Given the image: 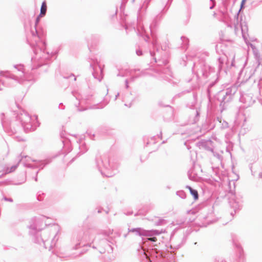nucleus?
Segmentation results:
<instances>
[{"label": "nucleus", "mask_w": 262, "mask_h": 262, "mask_svg": "<svg viewBox=\"0 0 262 262\" xmlns=\"http://www.w3.org/2000/svg\"><path fill=\"white\" fill-rule=\"evenodd\" d=\"M217 81V78H216L214 81L210 82L209 84V85L208 86V88H207V95H208V97H209L210 96V95L212 92V89L214 86V85L216 83Z\"/></svg>", "instance_id": "obj_28"}, {"label": "nucleus", "mask_w": 262, "mask_h": 262, "mask_svg": "<svg viewBox=\"0 0 262 262\" xmlns=\"http://www.w3.org/2000/svg\"><path fill=\"white\" fill-rule=\"evenodd\" d=\"M58 108H59V109L64 110V106H63V104L62 103H60L59 104Z\"/></svg>", "instance_id": "obj_52"}, {"label": "nucleus", "mask_w": 262, "mask_h": 262, "mask_svg": "<svg viewBox=\"0 0 262 262\" xmlns=\"http://www.w3.org/2000/svg\"><path fill=\"white\" fill-rule=\"evenodd\" d=\"M258 176L259 178H262V172L259 173Z\"/></svg>", "instance_id": "obj_64"}, {"label": "nucleus", "mask_w": 262, "mask_h": 262, "mask_svg": "<svg viewBox=\"0 0 262 262\" xmlns=\"http://www.w3.org/2000/svg\"><path fill=\"white\" fill-rule=\"evenodd\" d=\"M226 60V57H220L217 59V65L218 68V72H220L222 69H223L225 66V61Z\"/></svg>", "instance_id": "obj_24"}, {"label": "nucleus", "mask_w": 262, "mask_h": 262, "mask_svg": "<svg viewBox=\"0 0 262 262\" xmlns=\"http://www.w3.org/2000/svg\"><path fill=\"white\" fill-rule=\"evenodd\" d=\"M199 116H200V112H199V111L195 110V117H194V120L193 121V123H196L199 120Z\"/></svg>", "instance_id": "obj_38"}, {"label": "nucleus", "mask_w": 262, "mask_h": 262, "mask_svg": "<svg viewBox=\"0 0 262 262\" xmlns=\"http://www.w3.org/2000/svg\"><path fill=\"white\" fill-rule=\"evenodd\" d=\"M213 208V205L210 201L206 202L203 206L201 213L198 216L202 222V226H206L215 222Z\"/></svg>", "instance_id": "obj_6"}, {"label": "nucleus", "mask_w": 262, "mask_h": 262, "mask_svg": "<svg viewBox=\"0 0 262 262\" xmlns=\"http://www.w3.org/2000/svg\"><path fill=\"white\" fill-rule=\"evenodd\" d=\"M32 39L29 42L35 56L32 57V61H37V66L35 67L33 66L32 70L40 67L43 64H48V60H49L54 54L52 53L50 54L49 52H46V42L41 40L38 35L36 29L35 31H31Z\"/></svg>", "instance_id": "obj_1"}, {"label": "nucleus", "mask_w": 262, "mask_h": 262, "mask_svg": "<svg viewBox=\"0 0 262 262\" xmlns=\"http://www.w3.org/2000/svg\"><path fill=\"white\" fill-rule=\"evenodd\" d=\"M257 86L259 89L262 88V79H260L258 81V83L257 84Z\"/></svg>", "instance_id": "obj_46"}, {"label": "nucleus", "mask_w": 262, "mask_h": 262, "mask_svg": "<svg viewBox=\"0 0 262 262\" xmlns=\"http://www.w3.org/2000/svg\"><path fill=\"white\" fill-rule=\"evenodd\" d=\"M108 102H103L97 104L95 106L93 107V108H103L105 106Z\"/></svg>", "instance_id": "obj_35"}, {"label": "nucleus", "mask_w": 262, "mask_h": 262, "mask_svg": "<svg viewBox=\"0 0 262 262\" xmlns=\"http://www.w3.org/2000/svg\"><path fill=\"white\" fill-rule=\"evenodd\" d=\"M73 95L76 98V99L78 100V104H75V106L77 107H78L80 104L85 103V100H90L89 96H86L85 98H82L81 96L76 92H73Z\"/></svg>", "instance_id": "obj_21"}, {"label": "nucleus", "mask_w": 262, "mask_h": 262, "mask_svg": "<svg viewBox=\"0 0 262 262\" xmlns=\"http://www.w3.org/2000/svg\"><path fill=\"white\" fill-rule=\"evenodd\" d=\"M215 6V3L212 4V5L210 6V9H213Z\"/></svg>", "instance_id": "obj_55"}, {"label": "nucleus", "mask_w": 262, "mask_h": 262, "mask_svg": "<svg viewBox=\"0 0 262 262\" xmlns=\"http://www.w3.org/2000/svg\"><path fill=\"white\" fill-rule=\"evenodd\" d=\"M50 231L48 229H46L42 231H38L36 234L33 235L32 239L33 242L36 244L41 245L43 244V247L47 249L46 243L48 242L50 236Z\"/></svg>", "instance_id": "obj_10"}, {"label": "nucleus", "mask_w": 262, "mask_h": 262, "mask_svg": "<svg viewBox=\"0 0 262 262\" xmlns=\"http://www.w3.org/2000/svg\"><path fill=\"white\" fill-rule=\"evenodd\" d=\"M200 68V69L197 71L198 76L202 75L204 78H207L210 76H216L217 75V73H215L214 68L205 63H201Z\"/></svg>", "instance_id": "obj_14"}, {"label": "nucleus", "mask_w": 262, "mask_h": 262, "mask_svg": "<svg viewBox=\"0 0 262 262\" xmlns=\"http://www.w3.org/2000/svg\"><path fill=\"white\" fill-rule=\"evenodd\" d=\"M186 188L189 189L190 194L193 196L195 200L198 199L199 194L196 190L193 189L192 187L188 185L186 186Z\"/></svg>", "instance_id": "obj_27"}, {"label": "nucleus", "mask_w": 262, "mask_h": 262, "mask_svg": "<svg viewBox=\"0 0 262 262\" xmlns=\"http://www.w3.org/2000/svg\"><path fill=\"white\" fill-rule=\"evenodd\" d=\"M166 224V221L164 219H159L157 221L155 222V225L156 226L164 225Z\"/></svg>", "instance_id": "obj_33"}, {"label": "nucleus", "mask_w": 262, "mask_h": 262, "mask_svg": "<svg viewBox=\"0 0 262 262\" xmlns=\"http://www.w3.org/2000/svg\"><path fill=\"white\" fill-rule=\"evenodd\" d=\"M239 100L245 104L244 107H246L250 106L255 102V99L253 98L252 94H242L239 98Z\"/></svg>", "instance_id": "obj_17"}, {"label": "nucleus", "mask_w": 262, "mask_h": 262, "mask_svg": "<svg viewBox=\"0 0 262 262\" xmlns=\"http://www.w3.org/2000/svg\"><path fill=\"white\" fill-rule=\"evenodd\" d=\"M216 120L217 121L220 123H222V119L219 118V117H217L216 118Z\"/></svg>", "instance_id": "obj_59"}, {"label": "nucleus", "mask_w": 262, "mask_h": 262, "mask_svg": "<svg viewBox=\"0 0 262 262\" xmlns=\"http://www.w3.org/2000/svg\"><path fill=\"white\" fill-rule=\"evenodd\" d=\"M158 22L157 19L155 18L149 26L150 33L152 38L151 43L154 49V51H149L150 55L152 57L155 62H159V66H162V64L166 65L168 63L166 59L161 60L160 59H157V57L158 56V54L160 51L158 48V38L154 31L155 28H156Z\"/></svg>", "instance_id": "obj_4"}, {"label": "nucleus", "mask_w": 262, "mask_h": 262, "mask_svg": "<svg viewBox=\"0 0 262 262\" xmlns=\"http://www.w3.org/2000/svg\"><path fill=\"white\" fill-rule=\"evenodd\" d=\"M56 244V241H55V236H54L53 239H52L51 242V245L50 246V249L52 248L54 246H55ZM50 250V249H49Z\"/></svg>", "instance_id": "obj_42"}, {"label": "nucleus", "mask_w": 262, "mask_h": 262, "mask_svg": "<svg viewBox=\"0 0 262 262\" xmlns=\"http://www.w3.org/2000/svg\"><path fill=\"white\" fill-rule=\"evenodd\" d=\"M215 120H212L211 119H208L206 121V124H204L203 125V127L206 130L207 132L213 129L215 126V124L214 123Z\"/></svg>", "instance_id": "obj_22"}, {"label": "nucleus", "mask_w": 262, "mask_h": 262, "mask_svg": "<svg viewBox=\"0 0 262 262\" xmlns=\"http://www.w3.org/2000/svg\"><path fill=\"white\" fill-rule=\"evenodd\" d=\"M142 8L138 11V14L137 16L138 23L137 25V31L138 36H142L144 40L146 42H148L149 37L146 31L144 26L143 24L140 21L141 14L140 11H141Z\"/></svg>", "instance_id": "obj_15"}, {"label": "nucleus", "mask_w": 262, "mask_h": 262, "mask_svg": "<svg viewBox=\"0 0 262 262\" xmlns=\"http://www.w3.org/2000/svg\"><path fill=\"white\" fill-rule=\"evenodd\" d=\"M125 214L126 215H131V214H133V212H132V211H128V212H126V213H125Z\"/></svg>", "instance_id": "obj_58"}, {"label": "nucleus", "mask_w": 262, "mask_h": 262, "mask_svg": "<svg viewBox=\"0 0 262 262\" xmlns=\"http://www.w3.org/2000/svg\"><path fill=\"white\" fill-rule=\"evenodd\" d=\"M102 242L104 243H107L108 244V243H110V241L108 239H103Z\"/></svg>", "instance_id": "obj_56"}, {"label": "nucleus", "mask_w": 262, "mask_h": 262, "mask_svg": "<svg viewBox=\"0 0 262 262\" xmlns=\"http://www.w3.org/2000/svg\"><path fill=\"white\" fill-rule=\"evenodd\" d=\"M233 244L235 245L236 247H237L238 249L241 248V246L237 243H236L234 239H233Z\"/></svg>", "instance_id": "obj_53"}, {"label": "nucleus", "mask_w": 262, "mask_h": 262, "mask_svg": "<svg viewBox=\"0 0 262 262\" xmlns=\"http://www.w3.org/2000/svg\"><path fill=\"white\" fill-rule=\"evenodd\" d=\"M146 239L147 241H150L152 242H155L157 241V238L156 237L150 236V237H147Z\"/></svg>", "instance_id": "obj_44"}, {"label": "nucleus", "mask_w": 262, "mask_h": 262, "mask_svg": "<svg viewBox=\"0 0 262 262\" xmlns=\"http://www.w3.org/2000/svg\"><path fill=\"white\" fill-rule=\"evenodd\" d=\"M1 123L3 126V127L8 132L11 134H16L20 129V127H18L17 128H15L13 126L14 125V123H11L10 126H8L7 125V123L5 120L4 117L5 115L4 113H2L0 116Z\"/></svg>", "instance_id": "obj_16"}, {"label": "nucleus", "mask_w": 262, "mask_h": 262, "mask_svg": "<svg viewBox=\"0 0 262 262\" xmlns=\"http://www.w3.org/2000/svg\"><path fill=\"white\" fill-rule=\"evenodd\" d=\"M189 92H190V91H188V90L183 91V92L180 93L178 94L177 95H176L175 97H180L182 96L183 94L189 93Z\"/></svg>", "instance_id": "obj_41"}, {"label": "nucleus", "mask_w": 262, "mask_h": 262, "mask_svg": "<svg viewBox=\"0 0 262 262\" xmlns=\"http://www.w3.org/2000/svg\"><path fill=\"white\" fill-rule=\"evenodd\" d=\"M79 149L80 150L81 154H82L88 150V148L85 144L82 143L79 145Z\"/></svg>", "instance_id": "obj_34"}, {"label": "nucleus", "mask_w": 262, "mask_h": 262, "mask_svg": "<svg viewBox=\"0 0 262 262\" xmlns=\"http://www.w3.org/2000/svg\"><path fill=\"white\" fill-rule=\"evenodd\" d=\"M239 11H238V12L237 13V14H236V15L235 16V17H236V19H237V24H236L235 23H234V26H235V27L236 28V25H238V15H239Z\"/></svg>", "instance_id": "obj_48"}, {"label": "nucleus", "mask_w": 262, "mask_h": 262, "mask_svg": "<svg viewBox=\"0 0 262 262\" xmlns=\"http://www.w3.org/2000/svg\"><path fill=\"white\" fill-rule=\"evenodd\" d=\"M90 68L92 69V75L94 79L100 82L103 78L102 69L99 65L100 61L96 58H91Z\"/></svg>", "instance_id": "obj_11"}, {"label": "nucleus", "mask_w": 262, "mask_h": 262, "mask_svg": "<svg viewBox=\"0 0 262 262\" xmlns=\"http://www.w3.org/2000/svg\"><path fill=\"white\" fill-rule=\"evenodd\" d=\"M160 74H165V76L163 77V78L166 80H169V78H168V76H169L171 77V72L170 71V70L168 68H164L161 70L160 72Z\"/></svg>", "instance_id": "obj_26"}, {"label": "nucleus", "mask_w": 262, "mask_h": 262, "mask_svg": "<svg viewBox=\"0 0 262 262\" xmlns=\"http://www.w3.org/2000/svg\"><path fill=\"white\" fill-rule=\"evenodd\" d=\"M13 67L16 70V72H14L17 73V75L12 74L8 71L5 72L4 76L6 77V79L3 80L0 79V83H2L3 85L9 86L10 80L16 83H23L25 81L31 80V77L28 76V73L25 72L23 64H15Z\"/></svg>", "instance_id": "obj_3"}, {"label": "nucleus", "mask_w": 262, "mask_h": 262, "mask_svg": "<svg viewBox=\"0 0 262 262\" xmlns=\"http://www.w3.org/2000/svg\"><path fill=\"white\" fill-rule=\"evenodd\" d=\"M136 52L137 55L138 56H141L142 55V51L140 49H137Z\"/></svg>", "instance_id": "obj_45"}, {"label": "nucleus", "mask_w": 262, "mask_h": 262, "mask_svg": "<svg viewBox=\"0 0 262 262\" xmlns=\"http://www.w3.org/2000/svg\"><path fill=\"white\" fill-rule=\"evenodd\" d=\"M16 118V120L21 124V127L26 133L36 129L37 126L32 122L33 118L25 111H20Z\"/></svg>", "instance_id": "obj_7"}, {"label": "nucleus", "mask_w": 262, "mask_h": 262, "mask_svg": "<svg viewBox=\"0 0 262 262\" xmlns=\"http://www.w3.org/2000/svg\"><path fill=\"white\" fill-rule=\"evenodd\" d=\"M125 88H126V89H128V87H129V85H128V80H127V79H126V80H125Z\"/></svg>", "instance_id": "obj_54"}, {"label": "nucleus", "mask_w": 262, "mask_h": 262, "mask_svg": "<svg viewBox=\"0 0 262 262\" xmlns=\"http://www.w3.org/2000/svg\"><path fill=\"white\" fill-rule=\"evenodd\" d=\"M47 219L45 216L41 215L32 218L30 222L29 234L31 236L36 234L38 231H42V227L45 222V219Z\"/></svg>", "instance_id": "obj_9"}, {"label": "nucleus", "mask_w": 262, "mask_h": 262, "mask_svg": "<svg viewBox=\"0 0 262 262\" xmlns=\"http://www.w3.org/2000/svg\"><path fill=\"white\" fill-rule=\"evenodd\" d=\"M51 160L47 159L44 161H37V162H35V164H32L30 163H27L26 162H24V165L25 167L30 168H40V169H43V167L47 165V164H49L51 162Z\"/></svg>", "instance_id": "obj_19"}, {"label": "nucleus", "mask_w": 262, "mask_h": 262, "mask_svg": "<svg viewBox=\"0 0 262 262\" xmlns=\"http://www.w3.org/2000/svg\"><path fill=\"white\" fill-rule=\"evenodd\" d=\"M16 138L18 141H23V139L21 137H16Z\"/></svg>", "instance_id": "obj_60"}, {"label": "nucleus", "mask_w": 262, "mask_h": 262, "mask_svg": "<svg viewBox=\"0 0 262 262\" xmlns=\"http://www.w3.org/2000/svg\"><path fill=\"white\" fill-rule=\"evenodd\" d=\"M187 235L184 231L179 230L173 232L170 238V248L172 250H178L186 242Z\"/></svg>", "instance_id": "obj_8"}, {"label": "nucleus", "mask_w": 262, "mask_h": 262, "mask_svg": "<svg viewBox=\"0 0 262 262\" xmlns=\"http://www.w3.org/2000/svg\"><path fill=\"white\" fill-rule=\"evenodd\" d=\"M245 1H246V0H242V2H241V8H243V5H244V3H245Z\"/></svg>", "instance_id": "obj_57"}, {"label": "nucleus", "mask_w": 262, "mask_h": 262, "mask_svg": "<svg viewBox=\"0 0 262 262\" xmlns=\"http://www.w3.org/2000/svg\"><path fill=\"white\" fill-rule=\"evenodd\" d=\"M117 11H118L117 9L115 8V13H114V15H112L113 17L117 14Z\"/></svg>", "instance_id": "obj_61"}, {"label": "nucleus", "mask_w": 262, "mask_h": 262, "mask_svg": "<svg viewBox=\"0 0 262 262\" xmlns=\"http://www.w3.org/2000/svg\"><path fill=\"white\" fill-rule=\"evenodd\" d=\"M41 16H39V15L36 17V20H35V27H36L37 26V24L39 23V20H40V17Z\"/></svg>", "instance_id": "obj_49"}, {"label": "nucleus", "mask_w": 262, "mask_h": 262, "mask_svg": "<svg viewBox=\"0 0 262 262\" xmlns=\"http://www.w3.org/2000/svg\"><path fill=\"white\" fill-rule=\"evenodd\" d=\"M128 232L135 233L136 235L140 236H152L156 235H159L160 234L165 232V230H146L141 228H136L128 229Z\"/></svg>", "instance_id": "obj_13"}, {"label": "nucleus", "mask_w": 262, "mask_h": 262, "mask_svg": "<svg viewBox=\"0 0 262 262\" xmlns=\"http://www.w3.org/2000/svg\"><path fill=\"white\" fill-rule=\"evenodd\" d=\"M127 0H122V3H121V9L122 8V7L125 5V4L127 2ZM134 1H135V0H132V2H134Z\"/></svg>", "instance_id": "obj_47"}, {"label": "nucleus", "mask_w": 262, "mask_h": 262, "mask_svg": "<svg viewBox=\"0 0 262 262\" xmlns=\"http://www.w3.org/2000/svg\"><path fill=\"white\" fill-rule=\"evenodd\" d=\"M157 136L159 138L162 139V131H161L160 134L158 135Z\"/></svg>", "instance_id": "obj_62"}, {"label": "nucleus", "mask_w": 262, "mask_h": 262, "mask_svg": "<svg viewBox=\"0 0 262 262\" xmlns=\"http://www.w3.org/2000/svg\"><path fill=\"white\" fill-rule=\"evenodd\" d=\"M237 91V87L233 85L226 89L220 91L217 94V100L220 103L221 112L226 108L228 104L231 102Z\"/></svg>", "instance_id": "obj_5"}, {"label": "nucleus", "mask_w": 262, "mask_h": 262, "mask_svg": "<svg viewBox=\"0 0 262 262\" xmlns=\"http://www.w3.org/2000/svg\"><path fill=\"white\" fill-rule=\"evenodd\" d=\"M188 176L190 180L195 181L197 178V174L194 172V168H191L188 171Z\"/></svg>", "instance_id": "obj_31"}, {"label": "nucleus", "mask_w": 262, "mask_h": 262, "mask_svg": "<svg viewBox=\"0 0 262 262\" xmlns=\"http://www.w3.org/2000/svg\"><path fill=\"white\" fill-rule=\"evenodd\" d=\"M176 194L182 199H185L186 198V193L183 190L178 191Z\"/></svg>", "instance_id": "obj_37"}, {"label": "nucleus", "mask_w": 262, "mask_h": 262, "mask_svg": "<svg viewBox=\"0 0 262 262\" xmlns=\"http://www.w3.org/2000/svg\"><path fill=\"white\" fill-rule=\"evenodd\" d=\"M147 75L146 72L145 71H142L139 74H137L135 75H132L130 78L131 81H134L136 79L141 77L145 76Z\"/></svg>", "instance_id": "obj_30"}, {"label": "nucleus", "mask_w": 262, "mask_h": 262, "mask_svg": "<svg viewBox=\"0 0 262 262\" xmlns=\"http://www.w3.org/2000/svg\"><path fill=\"white\" fill-rule=\"evenodd\" d=\"M231 207L234 209L235 212L241 209L242 207V203L235 199H232L229 201Z\"/></svg>", "instance_id": "obj_23"}, {"label": "nucleus", "mask_w": 262, "mask_h": 262, "mask_svg": "<svg viewBox=\"0 0 262 262\" xmlns=\"http://www.w3.org/2000/svg\"><path fill=\"white\" fill-rule=\"evenodd\" d=\"M19 157L20 158L19 159L18 163L22 162L24 164V162H25L27 163H30L29 162L31 161L32 162H37V160L32 159L30 157L25 156L22 155H20Z\"/></svg>", "instance_id": "obj_25"}, {"label": "nucleus", "mask_w": 262, "mask_h": 262, "mask_svg": "<svg viewBox=\"0 0 262 262\" xmlns=\"http://www.w3.org/2000/svg\"><path fill=\"white\" fill-rule=\"evenodd\" d=\"M19 163L18 162L16 164L12 166L11 167L5 168L2 166L0 165V173L3 172L2 174L0 175V178H2V176L4 174L9 173L13 172L15 170L18 166Z\"/></svg>", "instance_id": "obj_20"}, {"label": "nucleus", "mask_w": 262, "mask_h": 262, "mask_svg": "<svg viewBox=\"0 0 262 262\" xmlns=\"http://www.w3.org/2000/svg\"><path fill=\"white\" fill-rule=\"evenodd\" d=\"M156 246V245L154 246V247ZM140 254L143 256V257H145L146 259L149 261H151L152 260V256L155 255V254H157L156 257L158 256H160L162 257H165L166 254H165L163 251L158 250L157 248L154 247L151 250H145V249L142 248L141 251H140Z\"/></svg>", "instance_id": "obj_12"}, {"label": "nucleus", "mask_w": 262, "mask_h": 262, "mask_svg": "<svg viewBox=\"0 0 262 262\" xmlns=\"http://www.w3.org/2000/svg\"><path fill=\"white\" fill-rule=\"evenodd\" d=\"M212 154L215 157H216L219 160L222 161L223 157L220 154L215 152L214 151Z\"/></svg>", "instance_id": "obj_39"}, {"label": "nucleus", "mask_w": 262, "mask_h": 262, "mask_svg": "<svg viewBox=\"0 0 262 262\" xmlns=\"http://www.w3.org/2000/svg\"><path fill=\"white\" fill-rule=\"evenodd\" d=\"M41 195H43V193L41 191L38 192L37 199L39 201H41L43 200V198L41 196Z\"/></svg>", "instance_id": "obj_40"}, {"label": "nucleus", "mask_w": 262, "mask_h": 262, "mask_svg": "<svg viewBox=\"0 0 262 262\" xmlns=\"http://www.w3.org/2000/svg\"><path fill=\"white\" fill-rule=\"evenodd\" d=\"M112 233V231L110 230H101L98 233V235L100 234H102L104 236H108L110 234Z\"/></svg>", "instance_id": "obj_36"}, {"label": "nucleus", "mask_w": 262, "mask_h": 262, "mask_svg": "<svg viewBox=\"0 0 262 262\" xmlns=\"http://www.w3.org/2000/svg\"><path fill=\"white\" fill-rule=\"evenodd\" d=\"M124 75L122 74H121L120 72H119L118 74H117V76H121V77H123L124 76Z\"/></svg>", "instance_id": "obj_63"}, {"label": "nucleus", "mask_w": 262, "mask_h": 262, "mask_svg": "<svg viewBox=\"0 0 262 262\" xmlns=\"http://www.w3.org/2000/svg\"><path fill=\"white\" fill-rule=\"evenodd\" d=\"M246 130H245V128H241V129L239 131V134L244 135L246 133Z\"/></svg>", "instance_id": "obj_50"}, {"label": "nucleus", "mask_w": 262, "mask_h": 262, "mask_svg": "<svg viewBox=\"0 0 262 262\" xmlns=\"http://www.w3.org/2000/svg\"><path fill=\"white\" fill-rule=\"evenodd\" d=\"M228 127V123L226 121L223 120V123H222V127L225 128Z\"/></svg>", "instance_id": "obj_43"}, {"label": "nucleus", "mask_w": 262, "mask_h": 262, "mask_svg": "<svg viewBox=\"0 0 262 262\" xmlns=\"http://www.w3.org/2000/svg\"><path fill=\"white\" fill-rule=\"evenodd\" d=\"M96 166L103 176L112 177L118 172V164L111 163L110 158L107 155H103L96 158Z\"/></svg>", "instance_id": "obj_2"}, {"label": "nucleus", "mask_w": 262, "mask_h": 262, "mask_svg": "<svg viewBox=\"0 0 262 262\" xmlns=\"http://www.w3.org/2000/svg\"><path fill=\"white\" fill-rule=\"evenodd\" d=\"M181 39L182 41V47L184 48V49H185L187 47V46L188 45V42H189V39L186 37H184V36H182L181 37Z\"/></svg>", "instance_id": "obj_32"}, {"label": "nucleus", "mask_w": 262, "mask_h": 262, "mask_svg": "<svg viewBox=\"0 0 262 262\" xmlns=\"http://www.w3.org/2000/svg\"><path fill=\"white\" fill-rule=\"evenodd\" d=\"M200 149H204L211 152H213V142L210 140H202L198 143Z\"/></svg>", "instance_id": "obj_18"}, {"label": "nucleus", "mask_w": 262, "mask_h": 262, "mask_svg": "<svg viewBox=\"0 0 262 262\" xmlns=\"http://www.w3.org/2000/svg\"><path fill=\"white\" fill-rule=\"evenodd\" d=\"M47 6L45 1L42 3L41 8H40V12L39 14V16L42 17L45 16L47 12Z\"/></svg>", "instance_id": "obj_29"}, {"label": "nucleus", "mask_w": 262, "mask_h": 262, "mask_svg": "<svg viewBox=\"0 0 262 262\" xmlns=\"http://www.w3.org/2000/svg\"><path fill=\"white\" fill-rule=\"evenodd\" d=\"M4 200L6 201H9V202H13V199L12 198H7L6 197H4Z\"/></svg>", "instance_id": "obj_51"}]
</instances>
